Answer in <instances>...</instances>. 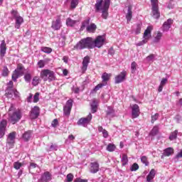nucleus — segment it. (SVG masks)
Segmentation results:
<instances>
[{"mask_svg":"<svg viewBox=\"0 0 182 182\" xmlns=\"http://www.w3.org/2000/svg\"><path fill=\"white\" fill-rule=\"evenodd\" d=\"M136 70H137V63L134 61L131 64V73H136Z\"/></svg>","mask_w":182,"mask_h":182,"instance_id":"nucleus-37","label":"nucleus"},{"mask_svg":"<svg viewBox=\"0 0 182 182\" xmlns=\"http://www.w3.org/2000/svg\"><path fill=\"white\" fill-rule=\"evenodd\" d=\"M92 114L90 113L86 117L80 119L77 122V124H79V126H82L83 127H87V124L92 121Z\"/></svg>","mask_w":182,"mask_h":182,"instance_id":"nucleus-10","label":"nucleus"},{"mask_svg":"<svg viewBox=\"0 0 182 182\" xmlns=\"http://www.w3.org/2000/svg\"><path fill=\"white\" fill-rule=\"evenodd\" d=\"M52 180V174L48 171L44 172L41 177L38 180V182H49Z\"/></svg>","mask_w":182,"mask_h":182,"instance_id":"nucleus-13","label":"nucleus"},{"mask_svg":"<svg viewBox=\"0 0 182 182\" xmlns=\"http://www.w3.org/2000/svg\"><path fill=\"white\" fill-rule=\"evenodd\" d=\"M159 133V126H155L153 127L152 130L150 132V136H156Z\"/></svg>","mask_w":182,"mask_h":182,"instance_id":"nucleus-38","label":"nucleus"},{"mask_svg":"<svg viewBox=\"0 0 182 182\" xmlns=\"http://www.w3.org/2000/svg\"><path fill=\"white\" fill-rule=\"evenodd\" d=\"M126 71H122L119 75L115 77V83H122L126 79Z\"/></svg>","mask_w":182,"mask_h":182,"instance_id":"nucleus-20","label":"nucleus"},{"mask_svg":"<svg viewBox=\"0 0 182 182\" xmlns=\"http://www.w3.org/2000/svg\"><path fill=\"white\" fill-rule=\"evenodd\" d=\"M167 83V78H163L161 81V83L159 85V87L158 88V92L160 93L161 92H163V87L166 86V84Z\"/></svg>","mask_w":182,"mask_h":182,"instance_id":"nucleus-30","label":"nucleus"},{"mask_svg":"<svg viewBox=\"0 0 182 182\" xmlns=\"http://www.w3.org/2000/svg\"><path fill=\"white\" fill-rule=\"evenodd\" d=\"M16 136V132H11L9 134L6 143L9 149H12V146H14V143H15Z\"/></svg>","mask_w":182,"mask_h":182,"instance_id":"nucleus-12","label":"nucleus"},{"mask_svg":"<svg viewBox=\"0 0 182 182\" xmlns=\"http://www.w3.org/2000/svg\"><path fill=\"white\" fill-rule=\"evenodd\" d=\"M90 22V20H86L85 21L81 26L80 30L83 31V29H85V28H86L87 26V31L90 32V33H94V32L96 31L97 29V26L96 24L95 23H91L90 25H89V23Z\"/></svg>","mask_w":182,"mask_h":182,"instance_id":"nucleus-6","label":"nucleus"},{"mask_svg":"<svg viewBox=\"0 0 182 182\" xmlns=\"http://www.w3.org/2000/svg\"><path fill=\"white\" fill-rule=\"evenodd\" d=\"M39 101V92H36L33 97L34 103H38Z\"/></svg>","mask_w":182,"mask_h":182,"instance_id":"nucleus-55","label":"nucleus"},{"mask_svg":"<svg viewBox=\"0 0 182 182\" xmlns=\"http://www.w3.org/2000/svg\"><path fill=\"white\" fill-rule=\"evenodd\" d=\"M6 95L7 97H11L14 95V90H11L10 92H6Z\"/></svg>","mask_w":182,"mask_h":182,"instance_id":"nucleus-61","label":"nucleus"},{"mask_svg":"<svg viewBox=\"0 0 182 182\" xmlns=\"http://www.w3.org/2000/svg\"><path fill=\"white\" fill-rule=\"evenodd\" d=\"M173 153H174V149L171 147H168L164 150V153L161 156V159H163V157H164V156L168 157V156H171V154H173Z\"/></svg>","mask_w":182,"mask_h":182,"instance_id":"nucleus-23","label":"nucleus"},{"mask_svg":"<svg viewBox=\"0 0 182 182\" xmlns=\"http://www.w3.org/2000/svg\"><path fill=\"white\" fill-rule=\"evenodd\" d=\"M154 177H156V170L151 169L146 176V181L153 182Z\"/></svg>","mask_w":182,"mask_h":182,"instance_id":"nucleus-24","label":"nucleus"},{"mask_svg":"<svg viewBox=\"0 0 182 182\" xmlns=\"http://www.w3.org/2000/svg\"><path fill=\"white\" fill-rule=\"evenodd\" d=\"M38 68H40L41 69H42L43 68H45V65H46V60H40L38 62Z\"/></svg>","mask_w":182,"mask_h":182,"instance_id":"nucleus-46","label":"nucleus"},{"mask_svg":"<svg viewBox=\"0 0 182 182\" xmlns=\"http://www.w3.org/2000/svg\"><path fill=\"white\" fill-rule=\"evenodd\" d=\"M99 168H100L99 163H97V161L92 162L90 164V171L92 174H96V173L99 171Z\"/></svg>","mask_w":182,"mask_h":182,"instance_id":"nucleus-18","label":"nucleus"},{"mask_svg":"<svg viewBox=\"0 0 182 182\" xmlns=\"http://www.w3.org/2000/svg\"><path fill=\"white\" fill-rule=\"evenodd\" d=\"M132 119H137V117L140 116V108L137 104H135L132 107Z\"/></svg>","mask_w":182,"mask_h":182,"instance_id":"nucleus-14","label":"nucleus"},{"mask_svg":"<svg viewBox=\"0 0 182 182\" xmlns=\"http://www.w3.org/2000/svg\"><path fill=\"white\" fill-rule=\"evenodd\" d=\"M115 149H116V146H114V144H109L107 146V151H114Z\"/></svg>","mask_w":182,"mask_h":182,"instance_id":"nucleus-43","label":"nucleus"},{"mask_svg":"<svg viewBox=\"0 0 182 182\" xmlns=\"http://www.w3.org/2000/svg\"><path fill=\"white\" fill-rule=\"evenodd\" d=\"M161 38H163V33L158 31L156 34H155L154 42L155 43H159L160 41L161 40Z\"/></svg>","mask_w":182,"mask_h":182,"instance_id":"nucleus-29","label":"nucleus"},{"mask_svg":"<svg viewBox=\"0 0 182 182\" xmlns=\"http://www.w3.org/2000/svg\"><path fill=\"white\" fill-rule=\"evenodd\" d=\"M58 150V145L52 144L47 151H56Z\"/></svg>","mask_w":182,"mask_h":182,"instance_id":"nucleus-45","label":"nucleus"},{"mask_svg":"<svg viewBox=\"0 0 182 182\" xmlns=\"http://www.w3.org/2000/svg\"><path fill=\"white\" fill-rule=\"evenodd\" d=\"M177 134H178V130L176 129L172 132L169 136V140H176V139H177Z\"/></svg>","mask_w":182,"mask_h":182,"instance_id":"nucleus-33","label":"nucleus"},{"mask_svg":"<svg viewBox=\"0 0 182 182\" xmlns=\"http://www.w3.org/2000/svg\"><path fill=\"white\" fill-rule=\"evenodd\" d=\"M109 55H114V50L113 48H109L108 51Z\"/></svg>","mask_w":182,"mask_h":182,"instance_id":"nucleus-64","label":"nucleus"},{"mask_svg":"<svg viewBox=\"0 0 182 182\" xmlns=\"http://www.w3.org/2000/svg\"><path fill=\"white\" fill-rule=\"evenodd\" d=\"M73 106V100H68L65 104V106L63 108V112L65 116H69V114H70V111L72 110Z\"/></svg>","mask_w":182,"mask_h":182,"instance_id":"nucleus-11","label":"nucleus"},{"mask_svg":"<svg viewBox=\"0 0 182 182\" xmlns=\"http://www.w3.org/2000/svg\"><path fill=\"white\" fill-rule=\"evenodd\" d=\"M6 124H7L6 119L1 120V122H0V129H3L5 130L6 129Z\"/></svg>","mask_w":182,"mask_h":182,"instance_id":"nucleus-48","label":"nucleus"},{"mask_svg":"<svg viewBox=\"0 0 182 182\" xmlns=\"http://www.w3.org/2000/svg\"><path fill=\"white\" fill-rule=\"evenodd\" d=\"M92 113H96L97 112V100H94L90 104Z\"/></svg>","mask_w":182,"mask_h":182,"instance_id":"nucleus-27","label":"nucleus"},{"mask_svg":"<svg viewBox=\"0 0 182 182\" xmlns=\"http://www.w3.org/2000/svg\"><path fill=\"white\" fill-rule=\"evenodd\" d=\"M102 134L103 137H105V139L107 138V136H109V134L107 133V131H106V129H104V131H102Z\"/></svg>","mask_w":182,"mask_h":182,"instance_id":"nucleus-62","label":"nucleus"},{"mask_svg":"<svg viewBox=\"0 0 182 182\" xmlns=\"http://www.w3.org/2000/svg\"><path fill=\"white\" fill-rule=\"evenodd\" d=\"M41 50L44 53H52V48L49 47H42Z\"/></svg>","mask_w":182,"mask_h":182,"instance_id":"nucleus-42","label":"nucleus"},{"mask_svg":"<svg viewBox=\"0 0 182 182\" xmlns=\"http://www.w3.org/2000/svg\"><path fill=\"white\" fill-rule=\"evenodd\" d=\"M6 53V43H5V41H2L0 45L1 57L4 58V56H5Z\"/></svg>","mask_w":182,"mask_h":182,"instance_id":"nucleus-22","label":"nucleus"},{"mask_svg":"<svg viewBox=\"0 0 182 182\" xmlns=\"http://www.w3.org/2000/svg\"><path fill=\"white\" fill-rule=\"evenodd\" d=\"M74 182H87V180L86 179H82L80 178H77Z\"/></svg>","mask_w":182,"mask_h":182,"instance_id":"nucleus-59","label":"nucleus"},{"mask_svg":"<svg viewBox=\"0 0 182 182\" xmlns=\"http://www.w3.org/2000/svg\"><path fill=\"white\" fill-rule=\"evenodd\" d=\"M121 162L122 163V166H126L129 163V159L126 154L122 155V158L121 159Z\"/></svg>","mask_w":182,"mask_h":182,"instance_id":"nucleus-34","label":"nucleus"},{"mask_svg":"<svg viewBox=\"0 0 182 182\" xmlns=\"http://www.w3.org/2000/svg\"><path fill=\"white\" fill-rule=\"evenodd\" d=\"M51 28L54 29V31H59V29L62 28V21L60 18H58L55 21L52 22Z\"/></svg>","mask_w":182,"mask_h":182,"instance_id":"nucleus-16","label":"nucleus"},{"mask_svg":"<svg viewBox=\"0 0 182 182\" xmlns=\"http://www.w3.org/2000/svg\"><path fill=\"white\" fill-rule=\"evenodd\" d=\"M32 79V75L29 73H26L24 75V80L26 82V83H31V80Z\"/></svg>","mask_w":182,"mask_h":182,"instance_id":"nucleus-36","label":"nucleus"},{"mask_svg":"<svg viewBox=\"0 0 182 182\" xmlns=\"http://www.w3.org/2000/svg\"><path fill=\"white\" fill-rule=\"evenodd\" d=\"M173 19L168 18L166 21H165L162 26V31L164 32H167L171 28V25H173Z\"/></svg>","mask_w":182,"mask_h":182,"instance_id":"nucleus-17","label":"nucleus"},{"mask_svg":"<svg viewBox=\"0 0 182 182\" xmlns=\"http://www.w3.org/2000/svg\"><path fill=\"white\" fill-rule=\"evenodd\" d=\"M155 59H156V55L154 54H150L146 58V60L148 62H154Z\"/></svg>","mask_w":182,"mask_h":182,"instance_id":"nucleus-41","label":"nucleus"},{"mask_svg":"<svg viewBox=\"0 0 182 182\" xmlns=\"http://www.w3.org/2000/svg\"><path fill=\"white\" fill-rule=\"evenodd\" d=\"M141 31V23H139L136 24V27L134 31L136 35H139V33H140Z\"/></svg>","mask_w":182,"mask_h":182,"instance_id":"nucleus-47","label":"nucleus"},{"mask_svg":"<svg viewBox=\"0 0 182 182\" xmlns=\"http://www.w3.org/2000/svg\"><path fill=\"white\" fill-rule=\"evenodd\" d=\"M103 86H106V83L105 84V83H100V84H98L97 86L95 87V88L93 90L94 92H97V90H100V89H102V87Z\"/></svg>","mask_w":182,"mask_h":182,"instance_id":"nucleus-50","label":"nucleus"},{"mask_svg":"<svg viewBox=\"0 0 182 182\" xmlns=\"http://www.w3.org/2000/svg\"><path fill=\"white\" fill-rule=\"evenodd\" d=\"M182 157V150L175 156V160H178V159Z\"/></svg>","mask_w":182,"mask_h":182,"instance_id":"nucleus-60","label":"nucleus"},{"mask_svg":"<svg viewBox=\"0 0 182 182\" xmlns=\"http://www.w3.org/2000/svg\"><path fill=\"white\" fill-rule=\"evenodd\" d=\"M110 7V0H96L95 9L96 12H100L105 9H109Z\"/></svg>","mask_w":182,"mask_h":182,"instance_id":"nucleus-3","label":"nucleus"},{"mask_svg":"<svg viewBox=\"0 0 182 182\" xmlns=\"http://www.w3.org/2000/svg\"><path fill=\"white\" fill-rule=\"evenodd\" d=\"M106 114H107V117L108 119H109V120H110V119H113V117H114V116H116L114 109L112 107H107V109L106 111Z\"/></svg>","mask_w":182,"mask_h":182,"instance_id":"nucleus-21","label":"nucleus"},{"mask_svg":"<svg viewBox=\"0 0 182 182\" xmlns=\"http://www.w3.org/2000/svg\"><path fill=\"white\" fill-rule=\"evenodd\" d=\"M152 6V15L155 19L160 18V11H159V0H151Z\"/></svg>","mask_w":182,"mask_h":182,"instance_id":"nucleus-7","label":"nucleus"},{"mask_svg":"<svg viewBox=\"0 0 182 182\" xmlns=\"http://www.w3.org/2000/svg\"><path fill=\"white\" fill-rule=\"evenodd\" d=\"M59 122L58 121V119H55L51 125L53 126V127H56V126H58Z\"/></svg>","mask_w":182,"mask_h":182,"instance_id":"nucleus-57","label":"nucleus"},{"mask_svg":"<svg viewBox=\"0 0 182 182\" xmlns=\"http://www.w3.org/2000/svg\"><path fill=\"white\" fill-rule=\"evenodd\" d=\"M41 113V109L38 108V107H34L30 112V119H38L39 117V114Z\"/></svg>","mask_w":182,"mask_h":182,"instance_id":"nucleus-15","label":"nucleus"},{"mask_svg":"<svg viewBox=\"0 0 182 182\" xmlns=\"http://www.w3.org/2000/svg\"><path fill=\"white\" fill-rule=\"evenodd\" d=\"M76 22H77V21L73 20L70 18H68L66 19V25L67 26H75V25H76Z\"/></svg>","mask_w":182,"mask_h":182,"instance_id":"nucleus-32","label":"nucleus"},{"mask_svg":"<svg viewBox=\"0 0 182 182\" xmlns=\"http://www.w3.org/2000/svg\"><path fill=\"white\" fill-rule=\"evenodd\" d=\"M79 5V0H71L70 8L75 9Z\"/></svg>","mask_w":182,"mask_h":182,"instance_id":"nucleus-40","label":"nucleus"},{"mask_svg":"<svg viewBox=\"0 0 182 182\" xmlns=\"http://www.w3.org/2000/svg\"><path fill=\"white\" fill-rule=\"evenodd\" d=\"M20 76H21V74H18V73L14 71L12 76H11V79H12L13 82H16V80H18V79Z\"/></svg>","mask_w":182,"mask_h":182,"instance_id":"nucleus-39","label":"nucleus"},{"mask_svg":"<svg viewBox=\"0 0 182 182\" xmlns=\"http://www.w3.org/2000/svg\"><path fill=\"white\" fill-rule=\"evenodd\" d=\"M38 167V164L35 163H31L30 166H29V173H32V168H36Z\"/></svg>","mask_w":182,"mask_h":182,"instance_id":"nucleus-54","label":"nucleus"},{"mask_svg":"<svg viewBox=\"0 0 182 182\" xmlns=\"http://www.w3.org/2000/svg\"><path fill=\"white\" fill-rule=\"evenodd\" d=\"M8 75H9V70L8 69V67L4 66L2 70V76L6 77Z\"/></svg>","mask_w":182,"mask_h":182,"instance_id":"nucleus-44","label":"nucleus"},{"mask_svg":"<svg viewBox=\"0 0 182 182\" xmlns=\"http://www.w3.org/2000/svg\"><path fill=\"white\" fill-rule=\"evenodd\" d=\"M89 63H90V57L89 55L85 56L82 60V72H86L87 70V66H89Z\"/></svg>","mask_w":182,"mask_h":182,"instance_id":"nucleus-19","label":"nucleus"},{"mask_svg":"<svg viewBox=\"0 0 182 182\" xmlns=\"http://www.w3.org/2000/svg\"><path fill=\"white\" fill-rule=\"evenodd\" d=\"M32 137V132L28 131L23 134V139L24 141H29Z\"/></svg>","mask_w":182,"mask_h":182,"instance_id":"nucleus-28","label":"nucleus"},{"mask_svg":"<svg viewBox=\"0 0 182 182\" xmlns=\"http://www.w3.org/2000/svg\"><path fill=\"white\" fill-rule=\"evenodd\" d=\"M151 31H153V27L151 26H149L144 33V40L137 43V46H141L144 45V43H147V41L150 39L151 36Z\"/></svg>","mask_w":182,"mask_h":182,"instance_id":"nucleus-8","label":"nucleus"},{"mask_svg":"<svg viewBox=\"0 0 182 182\" xmlns=\"http://www.w3.org/2000/svg\"><path fill=\"white\" fill-rule=\"evenodd\" d=\"M131 171H137L139 170V164L134 163L130 168Z\"/></svg>","mask_w":182,"mask_h":182,"instance_id":"nucleus-51","label":"nucleus"},{"mask_svg":"<svg viewBox=\"0 0 182 182\" xmlns=\"http://www.w3.org/2000/svg\"><path fill=\"white\" fill-rule=\"evenodd\" d=\"M157 119H159V113H156L154 115L151 116V123H154Z\"/></svg>","mask_w":182,"mask_h":182,"instance_id":"nucleus-53","label":"nucleus"},{"mask_svg":"<svg viewBox=\"0 0 182 182\" xmlns=\"http://www.w3.org/2000/svg\"><path fill=\"white\" fill-rule=\"evenodd\" d=\"M11 16L14 19H15V28L16 29H19L21 28V25L23 23V18L19 16V13L16 10H13L11 11Z\"/></svg>","mask_w":182,"mask_h":182,"instance_id":"nucleus-5","label":"nucleus"},{"mask_svg":"<svg viewBox=\"0 0 182 182\" xmlns=\"http://www.w3.org/2000/svg\"><path fill=\"white\" fill-rule=\"evenodd\" d=\"M75 49L78 50H82V49H93L92 46V38L87 37L81 39L75 46Z\"/></svg>","mask_w":182,"mask_h":182,"instance_id":"nucleus-1","label":"nucleus"},{"mask_svg":"<svg viewBox=\"0 0 182 182\" xmlns=\"http://www.w3.org/2000/svg\"><path fill=\"white\" fill-rule=\"evenodd\" d=\"M102 12V18L103 19H107V16H109V9L101 10Z\"/></svg>","mask_w":182,"mask_h":182,"instance_id":"nucleus-35","label":"nucleus"},{"mask_svg":"<svg viewBox=\"0 0 182 182\" xmlns=\"http://www.w3.org/2000/svg\"><path fill=\"white\" fill-rule=\"evenodd\" d=\"M141 161L143 163V164H145V166H149V161H147V156H143L141 157Z\"/></svg>","mask_w":182,"mask_h":182,"instance_id":"nucleus-49","label":"nucleus"},{"mask_svg":"<svg viewBox=\"0 0 182 182\" xmlns=\"http://www.w3.org/2000/svg\"><path fill=\"white\" fill-rule=\"evenodd\" d=\"M14 168H16V170H19V168L22 167V164H21V162L18 161L14 162Z\"/></svg>","mask_w":182,"mask_h":182,"instance_id":"nucleus-52","label":"nucleus"},{"mask_svg":"<svg viewBox=\"0 0 182 182\" xmlns=\"http://www.w3.org/2000/svg\"><path fill=\"white\" fill-rule=\"evenodd\" d=\"M5 136V129L0 128V139Z\"/></svg>","mask_w":182,"mask_h":182,"instance_id":"nucleus-58","label":"nucleus"},{"mask_svg":"<svg viewBox=\"0 0 182 182\" xmlns=\"http://www.w3.org/2000/svg\"><path fill=\"white\" fill-rule=\"evenodd\" d=\"M40 76L44 82H53L54 80H56L55 72L49 69L42 70Z\"/></svg>","mask_w":182,"mask_h":182,"instance_id":"nucleus-2","label":"nucleus"},{"mask_svg":"<svg viewBox=\"0 0 182 182\" xmlns=\"http://www.w3.org/2000/svg\"><path fill=\"white\" fill-rule=\"evenodd\" d=\"M39 83H41V77L38 76L33 77L31 82L33 86H38Z\"/></svg>","mask_w":182,"mask_h":182,"instance_id":"nucleus-31","label":"nucleus"},{"mask_svg":"<svg viewBox=\"0 0 182 182\" xmlns=\"http://www.w3.org/2000/svg\"><path fill=\"white\" fill-rule=\"evenodd\" d=\"M21 119H22V112L21 109H16L12 114H9V120L13 123V124L18 123Z\"/></svg>","mask_w":182,"mask_h":182,"instance_id":"nucleus-4","label":"nucleus"},{"mask_svg":"<svg viewBox=\"0 0 182 182\" xmlns=\"http://www.w3.org/2000/svg\"><path fill=\"white\" fill-rule=\"evenodd\" d=\"M105 41L106 39L103 36H98L95 40L92 38V49L102 48L105 45Z\"/></svg>","mask_w":182,"mask_h":182,"instance_id":"nucleus-9","label":"nucleus"},{"mask_svg":"<svg viewBox=\"0 0 182 182\" xmlns=\"http://www.w3.org/2000/svg\"><path fill=\"white\" fill-rule=\"evenodd\" d=\"M17 70H20L21 72H23V65H18L16 68Z\"/></svg>","mask_w":182,"mask_h":182,"instance_id":"nucleus-63","label":"nucleus"},{"mask_svg":"<svg viewBox=\"0 0 182 182\" xmlns=\"http://www.w3.org/2000/svg\"><path fill=\"white\" fill-rule=\"evenodd\" d=\"M132 6H129L127 13L126 14V18L127 22H130V21H132V18H133V11H132Z\"/></svg>","mask_w":182,"mask_h":182,"instance_id":"nucleus-25","label":"nucleus"},{"mask_svg":"<svg viewBox=\"0 0 182 182\" xmlns=\"http://www.w3.org/2000/svg\"><path fill=\"white\" fill-rule=\"evenodd\" d=\"M67 181L68 182L73 181V174L69 173L67 175Z\"/></svg>","mask_w":182,"mask_h":182,"instance_id":"nucleus-56","label":"nucleus"},{"mask_svg":"<svg viewBox=\"0 0 182 182\" xmlns=\"http://www.w3.org/2000/svg\"><path fill=\"white\" fill-rule=\"evenodd\" d=\"M102 83H107L110 80V77H112V74H109L107 73H104L102 75Z\"/></svg>","mask_w":182,"mask_h":182,"instance_id":"nucleus-26","label":"nucleus"}]
</instances>
